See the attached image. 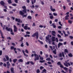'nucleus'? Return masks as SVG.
I'll use <instances>...</instances> for the list:
<instances>
[{
  "instance_id": "09e8293b",
  "label": "nucleus",
  "mask_w": 73,
  "mask_h": 73,
  "mask_svg": "<svg viewBox=\"0 0 73 73\" xmlns=\"http://www.w3.org/2000/svg\"><path fill=\"white\" fill-rule=\"evenodd\" d=\"M40 60H44V58H43V57H41L40 58Z\"/></svg>"
},
{
  "instance_id": "4468645a",
  "label": "nucleus",
  "mask_w": 73,
  "mask_h": 73,
  "mask_svg": "<svg viewBox=\"0 0 73 73\" xmlns=\"http://www.w3.org/2000/svg\"><path fill=\"white\" fill-rule=\"evenodd\" d=\"M61 45H62V43L61 42H59L58 44V48H59Z\"/></svg>"
},
{
  "instance_id": "9b49d317",
  "label": "nucleus",
  "mask_w": 73,
  "mask_h": 73,
  "mask_svg": "<svg viewBox=\"0 0 73 73\" xmlns=\"http://www.w3.org/2000/svg\"><path fill=\"white\" fill-rule=\"evenodd\" d=\"M0 4L3 6H4V5H5V3H4V1H1L0 2Z\"/></svg>"
},
{
  "instance_id": "f3484780",
  "label": "nucleus",
  "mask_w": 73,
  "mask_h": 73,
  "mask_svg": "<svg viewBox=\"0 0 73 73\" xmlns=\"http://www.w3.org/2000/svg\"><path fill=\"white\" fill-rule=\"evenodd\" d=\"M64 53L65 54H66V53H68V50L66 49H65L64 50Z\"/></svg>"
},
{
  "instance_id": "5701e85b",
  "label": "nucleus",
  "mask_w": 73,
  "mask_h": 73,
  "mask_svg": "<svg viewBox=\"0 0 73 73\" xmlns=\"http://www.w3.org/2000/svg\"><path fill=\"white\" fill-rule=\"evenodd\" d=\"M68 55L69 57H73V55L71 53L69 54Z\"/></svg>"
},
{
  "instance_id": "cd10ccee",
  "label": "nucleus",
  "mask_w": 73,
  "mask_h": 73,
  "mask_svg": "<svg viewBox=\"0 0 73 73\" xmlns=\"http://www.w3.org/2000/svg\"><path fill=\"white\" fill-rule=\"evenodd\" d=\"M17 61V59H15L13 60V61L14 63H15Z\"/></svg>"
},
{
  "instance_id": "4be33fe9",
  "label": "nucleus",
  "mask_w": 73,
  "mask_h": 73,
  "mask_svg": "<svg viewBox=\"0 0 73 73\" xmlns=\"http://www.w3.org/2000/svg\"><path fill=\"white\" fill-rule=\"evenodd\" d=\"M57 51V50H56V49H54V50H53L52 51V52L53 53H54V54H56V51Z\"/></svg>"
},
{
  "instance_id": "4d7b16f0",
  "label": "nucleus",
  "mask_w": 73,
  "mask_h": 73,
  "mask_svg": "<svg viewBox=\"0 0 73 73\" xmlns=\"http://www.w3.org/2000/svg\"><path fill=\"white\" fill-rule=\"evenodd\" d=\"M57 36L58 37H59V38H61V35H60L59 34H58Z\"/></svg>"
},
{
  "instance_id": "69168bd1",
  "label": "nucleus",
  "mask_w": 73,
  "mask_h": 73,
  "mask_svg": "<svg viewBox=\"0 0 73 73\" xmlns=\"http://www.w3.org/2000/svg\"><path fill=\"white\" fill-rule=\"evenodd\" d=\"M45 57L46 58H48V54H46L45 55Z\"/></svg>"
},
{
  "instance_id": "3c124183",
  "label": "nucleus",
  "mask_w": 73,
  "mask_h": 73,
  "mask_svg": "<svg viewBox=\"0 0 73 73\" xmlns=\"http://www.w3.org/2000/svg\"><path fill=\"white\" fill-rule=\"evenodd\" d=\"M50 19H53V15L50 16Z\"/></svg>"
},
{
  "instance_id": "338daca9",
  "label": "nucleus",
  "mask_w": 73,
  "mask_h": 73,
  "mask_svg": "<svg viewBox=\"0 0 73 73\" xmlns=\"http://www.w3.org/2000/svg\"><path fill=\"white\" fill-rule=\"evenodd\" d=\"M54 21L55 22H57L58 21V19H55L54 20Z\"/></svg>"
},
{
  "instance_id": "412c9836",
  "label": "nucleus",
  "mask_w": 73,
  "mask_h": 73,
  "mask_svg": "<svg viewBox=\"0 0 73 73\" xmlns=\"http://www.w3.org/2000/svg\"><path fill=\"white\" fill-rule=\"evenodd\" d=\"M50 48L52 50H53V49H55V46H53V48H52V46H50Z\"/></svg>"
},
{
  "instance_id": "423d86ee",
  "label": "nucleus",
  "mask_w": 73,
  "mask_h": 73,
  "mask_svg": "<svg viewBox=\"0 0 73 73\" xmlns=\"http://www.w3.org/2000/svg\"><path fill=\"white\" fill-rule=\"evenodd\" d=\"M22 8H23V9L22 10L23 12L24 13H27V8H26V7L24 6H22Z\"/></svg>"
},
{
  "instance_id": "72a5a7b5",
  "label": "nucleus",
  "mask_w": 73,
  "mask_h": 73,
  "mask_svg": "<svg viewBox=\"0 0 73 73\" xmlns=\"http://www.w3.org/2000/svg\"><path fill=\"white\" fill-rule=\"evenodd\" d=\"M42 73H43V72H46L45 73H46V70L45 69H44L42 71Z\"/></svg>"
},
{
  "instance_id": "c756f323",
  "label": "nucleus",
  "mask_w": 73,
  "mask_h": 73,
  "mask_svg": "<svg viewBox=\"0 0 73 73\" xmlns=\"http://www.w3.org/2000/svg\"><path fill=\"white\" fill-rule=\"evenodd\" d=\"M11 64L10 63H9V64H7V68L8 69H9V66H10V65Z\"/></svg>"
},
{
  "instance_id": "ea45409f",
  "label": "nucleus",
  "mask_w": 73,
  "mask_h": 73,
  "mask_svg": "<svg viewBox=\"0 0 73 73\" xmlns=\"http://www.w3.org/2000/svg\"><path fill=\"white\" fill-rule=\"evenodd\" d=\"M39 62H41V63H42L44 62H45V60H40L39 61Z\"/></svg>"
},
{
  "instance_id": "a18cd8bd",
  "label": "nucleus",
  "mask_w": 73,
  "mask_h": 73,
  "mask_svg": "<svg viewBox=\"0 0 73 73\" xmlns=\"http://www.w3.org/2000/svg\"><path fill=\"white\" fill-rule=\"evenodd\" d=\"M3 30H5V27H6V25H4L3 26Z\"/></svg>"
},
{
  "instance_id": "a211bd4d",
  "label": "nucleus",
  "mask_w": 73,
  "mask_h": 73,
  "mask_svg": "<svg viewBox=\"0 0 73 73\" xmlns=\"http://www.w3.org/2000/svg\"><path fill=\"white\" fill-rule=\"evenodd\" d=\"M11 50H13L14 49V50H16V48H14L13 46H11Z\"/></svg>"
},
{
  "instance_id": "393cba45",
  "label": "nucleus",
  "mask_w": 73,
  "mask_h": 73,
  "mask_svg": "<svg viewBox=\"0 0 73 73\" xmlns=\"http://www.w3.org/2000/svg\"><path fill=\"white\" fill-rule=\"evenodd\" d=\"M52 41H55V36H52Z\"/></svg>"
},
{
  "instance_id": "052dcab7",
  "label": "nucleus",
  "mask_w": 73,
  "mask_h": 73,
  "mask_svg": "<svg viewBox=\"0 0 73 73\" xmlns=\"http://www.w3.org/2000/svg\"><path fill=\"white\" fill-rule=\"evenodd\" d=\"M3 60L5 62H6V61H7V60H6V59L5 58H3Z\"/></svg>"
},
{
  "instance_id": "0eeeda50",
  "label": "nucleus",
  "mask_w": 73,
  "mask_h": 73,
  "mask_svg": "<svg viewBox=\"0 0 73 73\" xmlns=\"http://www.w3.org/2000/svg\"><path fill=\"white\" fill-rule=\"evenodd\" d=\"M59 57H65V55H64V52H62V53H60L59 55Z\"/></svg>"
},
{
  "instance_id": "c85d7f7f",
  "label": "nucleus",
  "mask_w": 73,
  "mask_h": 73,
  "mask_svg": "<svg viewBox=\"0 0 73 73\" xmlns=\"http://www.w3.org/2000/svg\"><path fill=\"white\" fill-rule=\"evenodd\" d=\"M24 28L25 30H27L28 29V26H24Z\"/></svg>"
},
{
  "instance_id": "2f4dec72",
  "label": "nucleus",
  "mask_w": 73,
  "mask_h": 73,
  "mask_svg": "<svg viewBox=\"0 0 73 73\" xmlns=\"http://www.w3.org/2000/svg\"><path fill=\"white\" fill-rule=\"evenodd\" d=\"M21 42H22L21 45V47H23L24 46V43H23V41H22Z\"/></svg>"
},
{
  "instance_id": "de8ad7c7",
  "label": "nucleus",
  "mask_w": 73,
  "mask_h": 73,
  "mask_svg": "<svg viewBox=\"0 0 73 73\" xmlns=\"http://www.w3.org/2000/svg\"><path fill=\"white\" fill-rule=\"evenodd\" d=\"M53 15L55 16H57V14L55 13H53Z\"/></svg>"
},
{
  "instance_id": "58836bf2",
  "label": "nucleus",
  "mask_w": 73,
  "mask_h": 73,
  "mask_svg": "<svg viewBox=\"0 0 73 73\" xmlns=\"http://www.w3.org/2000/svg\"><path fill=\"white\" fill-rule=\"evenodd\" d=\"M57 65H60L61 64V62H58L57 63Z\"/></svg>"
},
{
  "instance_id": "f704fd0d",
  "label": "nucleus",
  "mask_w": 73,
  "mask_h": 73,
  "mask_svg": "<svg viewBox=\"0 0 73 73\" xmlns=\"http://www.w3.org/2000/svg\"><path fill=\"white\" fill-rule=\"evenodd\" d=\"M9 4H12V2L11 1V0H9L8 1Z\"/></svg>"
},
{
  "instance_id": "4c0bfd02",
  "label": "nucleus",
  "mask_w": 73,
  "mask_h": 73,
  "mask_svg": "<svg viewBox=\"0 0 73 73\" xmlns=\"http://www.w3.org/2000/svg\"><path fill=\"white\" fill-rule=\"evenodd\" d=\"M38 41L41 44H43V42L41 41H40V40H38Z\"/></svg>"
},
{
  "instance_id": "a19ab883",
  "label": "nucleus",
  "mask_w": 73,
  "mask_h": 73,
  "mask_svg": "<svg viewBox=\"0 0 73 73\" xmlns=\"http://www.w3.org/2000/svg\"><path fill=\"white\" fill-rule=\"evenodd\" d=\"M36 73H40V70L39 69H37V71H36Z\"/></svg>"
},
{
  "instance_id": "f8f14e48",
  "label": "nucleus",
  "mask_w": 73,
  "mask_h": 73,
  "mask_svg": "<svg viewBox=\"0 0 73 73\" xmlns=\"http://www.w3.org/2000/svg\"><path fill=\"white\" fill-rule=\"evenodd\" d=\"M52 35L53 36H56V35H55L56 33V32L54 31H52Z\"/></svg>"
},
{
  "instance_id": "7ed1b4c3",
  "label": "nucleus",
  "mask_w": 73,
  "mask_h": 73,
  "mask_svg": "<svg viewBox=\"0 0 73 73\" xmlns=\"http://www.w3.org/2000/svg\"><path fill=\"white\" fill-rule=\"evenodd\" d=\"M19 14L22 16L23 18H24V17H27V14L24 15V13H23L22 11H19Z\"/></svg>"
},
{
  "instance_id": "f257e3e1",
  "label": "nucleus",
  "mask_w": 73,
  "mask_h": 73,
  "mask_svg": "<svg viewBox=\"0 0 73 73\" xmlns=\"http://www.w3.org/2000/svg\"><path fill=\"white\" fill-rule=\"evenodd\" d=\"M35 57V58L34 59V61H36V60H39V57L38 56V55L36 54V53H35L34 54H33L31 56L32 57H33L34 56Z\"/></svg>"
},
{
  "instance_id": "aec40b11",
  "label": "nucleus",
  "mask_w": 73,
  "mask_h": 73,
  "mask_svg": "<svg viewBox=\"0 0 73 73\" xmlns=\"http://www.w3.org/2000/svg\"><path fill=\"white\" fill-rule=\"evenodd\" d=\"M55 25V24L54 23H52V25H51V26H52V27L53 26V28H56V26Z\"/></svg>"
},
{
  "instance_id": "774afa93",
  "label": "nucleus",
  "mask_w": 73,
  "mask_h": 73,
  "mask_svg": "<svg viewBox=\"0 0 73 73\" xmlns=\"http://www.w3.org/2000/svg\"><path fill=\"white\" fill-rule=\"evenodd\" d=\"M17 21L18 23H20V19H18V20Z\"/></svg>"
},
{
  "instance_id": "603ef678",
  "label": "nucleus",
  "mask_w": 73,
  "mask_h": 73,
  "mask_svg": "<svg viewBox=\"0 0 73 73\" xmlns=\"http://www.w3.org/2000/svg\"><path fill=\"white\" fill-rule=\"evenodd\" d=\"M7 40H11V37L9 36L8 38V37H7Z\"/></svg>"
},
{
  "instance_id": "37998d69",
  "label": "nucleus",
  "mask_w": 73,
  "mask_h": 73,
  "mask_svg": "<svg viewBox=\"0 0 73 73\" xmlns=\"http://www.w3.org/2000/svg\"><path fill=\"white\" fill-rule=\"evenodd\" d=\"M68 22L69 23H70V24H72V21L71 20H69L68 21Z\"/></svg>"
},
{
  "instance_id": "2eb2a0df",
  "label": "nucleus",
  "mask_w": 73,
  "mask_h": 73,
  "mask_svg": "<svg viewBox=\"0 0 73 73\" xmlns=\"http://www.w3.org/2000/svg\"><path fill=\"white\" fill-rule=\"evenodd\" d=\"M10 70L11 73H15V72H14V68L12 67L10 69Z\"/></svg>"
},
{
  "instance_id": "79ce46f5",
  "label": "nucleus",
  "mask_w": 73,
  "mask_h": 73,
  "mask_svg": "<svg viewBox=\"0 0 73 73\" xmlns=\"http://www.w3.org/2000/svg\"><path fill=\"white\" fill-rule=\"evenodd\" d=\"M60 67L61 68H64V66L61 64V65H60Z\"/></svg>"
},
{
  "instance_id": "b1692460",
  "label": "nucleus",
  "mask_w": 73,
  "mask_h": 73,
  "mask_svg": "<svg viewBox=\"0 0 73 73\" xmlns=\"http://www.w3.org/2000/svg\"><path fill=\"white\" fill-rule=\"evenodd\" d=\"M19 62H23V60L21 59H20L18 60Z\"/></svg>"
},
{
  "instance_id": "ddd939ff",
  "label": "nucleus",
  "mask_w": 73,
  "mask_h": 73,
  "mask_svg": "<svg viewBox=\"0 0 73 73\" xmlns=\"http://www.w3.org/2000/svg\"><path fill=\"white\" fill-rule=\"evenodd\" d=\"M50 9L51 11L52 12H54L55 11V9H53V7L52 6H50Z\"/></svg>"
},
{
  "instance_id": "6e6d98bb",
  "label": "nucleus",
  "mask_w": 73,
  "mask_h": 73,
  "mask_svg": "<svg viewBox=\"0 0 73 73\" xmlns=\"http://www.w3.org/2000/svg\"><path fill=\"white\" fill-rule=\"evenodd\" d=\"M59 41L60 42H62L63 41V39H60L59 40Z\"/></svg>"
},
{
  "instance_id": "8fccbe9b",
  "label": "nucleus",
  "mask_w": 73,
  "mask_h": 73,
  "mask_svg": "<svg viewBox=\"0 0 73 73\" xmlns=\"http://www.w3.org/2000/svg\"><path fill=\"white\" fill-rule=\"evenodd\" d=\"M44 67H42V66H41L40 67V70H42V69H44Z\"/></svg>"
},
{
  "instance_id": "dca6fc26",
  "label": "nucleus",
  "mask_w": 73,
  "mask_h": 73,
  "mask_svg": "<svg viewBox=\"0 0 73 73\" xmlns=\"http://www.w3.org/2000/svg\"><path fill=\"white\" fill-rule=\"evenodd\" d=\"M22 52L23 53L25 56H26V57H27L28 56V54H25V52H24V50H22Z\"/></svg>"
},
{
  "instance_id": "0e129e2a",
  "label": "nucleus",
  "mask_w": 73,
  "mask_h": 73,
  "mask_svg": "<svg viewBox=\"0 0 73 73\" xmlns=\"http://www.w3.org/2000/svg\"><path fill=\"white\" fill-rule=\"evenodd\" d=\"M69 37L70 39H73V36H70Z\"/></svg>"
},
{
  "instance_id": "473e14b6",
  "label": "nucleus",
  "mask_w": 73,
  "mask_h": 73,
  "mask_svg": "<svg viewBox=\"0 0 73 73\" xmlns=\"http://www.w3.org/2000/svg\"><path fill=\"white\" fill-rule=\"evenodd\" d=\"M25 37H30V35H25Z\"/></svg>"
},
{
  "instance_id": "a878e982",
  "label": "nucleus",
  "mask_w": 73,
  "mask_h": 73,
  "mask_svg": "<svg viewBox=\"0 0 73 73\" xmlns=\"http://www.w3.org/2000/svg\"><path fill=\"white\" fill-rule=\"evenodd\" d=\"M5 57L7 61H9V57L8 55L5 56Z\"/></svg>"
},
{
  "instance_id": "e2e57ef3",
  "label": "nucleus",
  "mask_w": 73,
  "mask_h": 73,
  "mask_svg": "<svg viewBox=\"0 0 73 73\" xmlns=\"http://www.w3.org/2000/svg\"><path fill=\"white\" fill-rule=\"evenodd\" d=\"M58 23H59V24L60 25H61V26H62V25L61 24L60 22V21Z\"/></svg>"
},
{
  "instance_id": "9d476101",
  "label": "nucleus",
  "mask_w": 73,
  "mask_h": 73,
  "mask_svg": "<svg viewBox=\"0 0 73 73\" xmlns=\"http://www.w3.org/2000/svg\"><path fill=\"white\" fill-rule=\"evenodd\" d=\"M0 34H1V37L2 38H3V39H4L5 38L4 37V36H3V32H2V31L1 30H0Z\"/></svg>"
},
{
  "instance_id": "680f3d73",
  "label": "nucleus",
  "mask_w": 73,
  "mask_h": 73,
  "mask_svg": "<svg viewBox=\"0 0 73 73\" xmlns=\"http://www.w3.org/2000/svg\"><path fill=\"white\" fill-rule=\"evenodd\" d=\"M32 26L33 27H35L36 26V24H35V23H33Z\"/></svg>"
},
{
  "instance_id": "c9c22d12",
  "label": "nucleus",
  "mask_w": 73,
  "mask_h": 73,
  "mask_svg": "<svg viewBox=\"0 0 73 73\" xmlns=\"http://www.w3.org/2000/svg\"><path fill=\"white\" fill-rule=\"evenodd\" d=\"M12 5L14 6V7H16V6H17V4L16 3H13L12 4Z\"/></svg>"
},
{
  "instance_id": "20e7f679",
  "label": "nucleus",
  "mask_w": 73,
  "mask_h": 73,
  "mask_svg": "<svg viewBox=\"0 0 73 73\" xmlns=\"http://www.w3.org/2000/svg\"><path fill=\"white\" fill-rule=\"evenodd\" d=\"M33 37H35L36 36V39H37L38 38V32H36L33 34L32 36Z\"/></svg>"
},
{
  "instance_id": "6ab92c4d",
  "label": "nucleus",
  "mask_w": 73,
  "mask_h": 73,
  "mask_svg": "<svg viewBox=\"0 0 73 73\" xmlns=\"http://www.w3.org/2000/svg\"><path fill=\"white\" fill-rule=\"evenodd\" d=\"M69 15H67L65 17V20H69Z\"/></svg>"
},
{
  "instance_id": "864d4df0",
  "label": "nucleus",
  "mask_w": 73,
  "mask_h": 73,
  "mask_svg": "<svg viewBox=\"0 0 73 73\" xmlns=\"http://www.w3.org/2000/svg\"><path fill=\"white\" fill-rule=\"evenodd\" d=\"M64 69V70H67L68 68L66 67H63Z\"/></svg>"
},
{
  "instance_id": "13d9d810",
  "label": "nucleus",
  "mask_w": 73,
  "mask_h": 73,
  "mask_svg": "<svg viewBox=\"0 0 73 73\" xmlns=\"http://www.w3.org/2000/svg\"><path fill=\"white\" fill-rule=\"evenodd\" d=\"M14 1L16 3H18V1H19V0H14Z\"/></svg>"
},
{
  "instance_id": "1a4fd4ad",
  "label": "nucleus",
  "mask_w": 73,
  "mask_h": 73,
  "mask_svg": "<svg viewBox=\"0 0 73 73\" xmlns=\"http://www.w3.org/2000/svg\"><path fill=\"white\" fill-rule=\"evenodd\" d=\"M49 36L50 37H52V36H51V35H48L46 37V39L47 40H50V39H49Z\"/></svg>"
},
{
  "instance_id": "6e6552de",
  "label": "nucleus",
  "mask_w": 73,
  "mask_h": 73,
  "mask_svg": "<svg viewBox=\"0 0 73 73\" xmlns=\"http://www.w3.org/2000/svg\"><path fill=\"white\" fill-rule=\"evenodd\" d=\"M14 28V32H16L17 31V27L16 25H14L13 26Z\"/></svg>"
},
{
  "instance_id": "bf43d9fd",
  "label": "nucleus",
  "mask_w": 73,
  "mask_h": 73,
  "mask_svg": "<svg viewBox=\"0 0 73 73\" xmlns=\"http://www.w3.org/2000/svg\"><path fill=\"white\" fill-rule=\"evenodd\" d=\"M30 62L29 61L27 62V63H26V65H29V64H30Z\"/></svg>"
},
{
  "instance_id": "49530a36",
  "label": "nucleus",
  "mask_w": 73,
  "mask_h": 73,
  "mask_svg": "<svg viewBox=\"0 0 73 73\" xmlns=\"http://www.w3.org/2000/svg\"><path fill=\"white\" fill-rule=\"evenodd\" d=\"M2 53H3V52H2V50H0V56H1V55H2Z\"/></svg>"
},
{
  "instance_id": "39448f33",
  "label": "nucleus",
  "mask_w": 73,
  "mask_h": 73,
  "mask_svg": "<svg viewBox=\"0 0 73 73\" xmlns=\"http://www.w3.org/2000/svg\"><path fill=\"white\" fill-rule=\"evenodd\" d=\"M65 62L66 63H63L64 65V66H66V67H68V66H70V64L69 62H68L67 61H65Z\"/></svg>"
},
{
  "instance_id": "7c9ffc66",
  "label": "nucleus",
  "mask_w": 73,
  "mask_h": 73,
  "mask_svg": "<svg viewBox=\"0 0 73 73\" xmlns=\"http://www.w3.org/2000/svg\"><path fill=\"white\" fill-rule=\"evenodd\" d=\"M46 61H50V57H48V58H47L46 59Z\"/></svg>"
},
{
  "instance_id": "5fc2aeb1",
  "label": "nucleus",
  "mask_w": 73,
  "mask_h": 73,
  "mask_svg": "<svg viewBox=\"0 0 73 73\" xmlns=\"http://www.w3.org/2000/svg\"><path fill=\"white\" fill-rule=\"evenodd\" d=\"M40 3L42 5H44V2L42 1H41Z\"/></svg>"
},
{
  "instance_id": "e433bc0d",
  "label": "nucleus",
  "mask_w": 73,
  "mask_h": 73,
  "mask_svg": "<svg viewBox=\"0 0 73 73\" xmlns=\"http://www.w3.org/2000/svg\"><path fill=\"white\" fill-rule=\"evenodd\" d=\"M24 39V38H23V37H21V40H19V41L21 42V41H22L23 40V39Z\"/></svg>"
},
{
  "instance_id": "f03ea898",
  "label": "nucleus",
  "mask_w": 73,
  "mask_h": 73,
  "mask_svg": "<svg viewBox=\"0 0 73 73\" xmlns=\"http://www.w3.org/2000/svg\"><path fill=\"white\" fill-rule=\"evenodd\" d=\"M7 30V31L8 32H10L11 31V34L12 35H14V33L13 32V29H11V28H8V27H6L5 28Z\"/></svg>"
},
{
  "instance_id": "c03bdc74",
  "label": "nucleus",
  "mask_w": 73,
  "mask_h": 73,
  "mask_svg": "<svg viewBox=\"0 0 73 73\" xmlns=\"http://www.w3.org/2000/svg\"><path fill=\"white\" fill-rule=\"evenodd\" d=\"M30 62L31 64H32V65H34V63L33 62V61H31V62Z\"/></svg>"
},
{
  "instance_id": "bb28decb",
  "label": "nucleus",
  "mask_w": 73,
  "mask_h": 73,
  "mask_svg": "<svg viewBox=\"0 0 73 73\" xmlns=\"http://www.w3.org/2000/svg\"><path fill=\"white\" fill-rule=\"evenodd\" d=\"M32 17L31 16H29L27 17V19H28L32 20Z\"/></svg>"
}]
</instances>
